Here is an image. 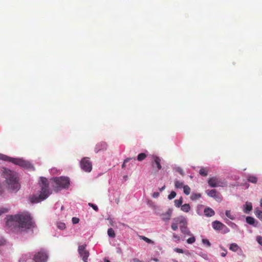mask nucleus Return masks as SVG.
I'll return each instance as SVG.
<instances>
[{
  "label": "nucleus",
  "mask_w": 262,
  "mask_h": 262,
  "mask_svg": "<svg viewBox=\"0 0 262 262\" xmlns=\"http://www.w3.org/2000/svg\"><path fill=\"white\" fill-rule=\"evenodd\" d=\"M6 224L12 229L24 231L35 227L30 215L27 212L8 216Z\"/></svg>",
  "instance_id": "nucleus-1"
},
{
  "label": "nucleus",
  "mask_w": 262,
  "mask_h": 262,
  "mask_svg": "<svg viewBox=\"0 0 262 262\" xmlns=\"http://www.w3.org/2000/svg\"><path fill=\"white\" fill-rule=\"evenodd\" d=\"M49 182L47 179L44 177L40 178V186L41 187L40 193L39 195H34L30 198L31 202L33 203L40 202L46 198L51 193L49 187Z\"/></svg>",
  "instance_id": "nucleus-2"
},
{
  "label": "nucleus",
  "mask_w": 262,
  "mask_h": 262,
  "mask_svg": "<svg viewBox=\"0 0 262 262\" xmlns=\"http://www.w3.org/2000/svg\"><path fill=\"white\" fill-rule=\"evenodd\" d=\"M5 173L8 188L12 191H17L20 188L17 173L10 170H5Z\"/></svg>",
  "instance_id": "nucleus-3"
},
{
  "label": "nucleus",
  "mask_w": 262,
  "mask_h": 262,
  "mask_svg": "<svg viewBox=\"0 0 262 262\" xmlns=\"http://www.w3.org/2000/svg\"><path fill=\"white\" fill-rule=\"evenodd\" d=\"M48 258V254L46 251L41 250L31 258L30 254H24L19 259V262H46Z\"/></svg>",
  "instance_id": "nucleus-4"
},
{
  "label": "nucleus",
  "mask_w": 262,
  "mask_h": 262,
  "mask_svg": "<svg viewBox=\"0 0 262 262\" xmlns=\"http://www.w3.org/2000/svg\"><path fill=\"white\" fill-rule=\"evenodd\" d=\"M0 159L12 162L24 168L32 169L33 170L35 169L31 163L22 159L11 158L4 155L0 154Z\"/></svg>",
  "instance_id": "nucleus-5"
},
{
  "label": "nucleus",
  "mask_w": 262,
  "mask_h": 262,
  "mask_svg": "<svg viewBox=\"0 0 262 262\" xmlns=\"http://www.w3.org/2000/svg\"><path fill=\"white\" fill-rule=\"evenodd\" d=\"M53 180L55 183L54 188L56 191H58L61 189L68 188L70 185V179L68 177H56L54 178Z\"/></svg>",
  "instance_id": "nucleus-6"
},
{
  "label": "nucleus",
  "mask_w": 262,
  "mask_h": 262,
  "mask_svg": "<svg viewBox=\"0 0 262 262\" xmlns=\"http://www.w3.org/2000/svg\"><path fill=\"white\" fill-rule=\"evenodd\" d=\"M209 185L212 187H226L227 186V183L225 180L217 178L212 177L208 181Z\"/></svg>",
  "instance_id": "nucleus-7"
},
{
  "label": "nucleus",
  "mask_w": 262,
  "mask_h": 262,
  "mask_svg": "<svg viewBox=\"0 0 262 262\" xmlns=\"http://www.w3.org/2000/svg\"><path fill=\"white\" fill-rule=\"evenodd\" d=\"M82 169L86 172H90L92 169V164L90 159L87 157L83 158L80 162Z\"/></svg>",
  "instance_id": "nucleus-8"
},
{
  "label": "nucleus",
  "mask_w": 262,
  "mask_h": 262,
  "mask_svg": "<svg viewBox=\"0 0 262 262\" xmlns=\"http://www.w3.org/2000/svg\"><path fill=\"white\" fill-rule=\"evenodd\" d=\"M86 245H83L78 247V253L84 262H88L89 256V252L85 249Z\"/></svg>",
  "instance_id": "nucleus-9"
},
{
  "label": "nucleus",
  "mask_w": 262,
  "mask_h": 262,
  "mask_svg": "<svg viewBox=\"0 0 262 262\" xmlns=\"http://www.w3.org/2000/svg\"><path fill=\"white\" fill-rule=\"evenodd\" d=\"M206 192L209 196L214 198L216 201L221 202L222 201L221 195L215 189L207 190Z\"/></svg>",
  "instance_id": "nucleus-10"
},
{
  "label": "nucleus",
  "mask_w": 262,
  "mask_h": 262,
  "mask_svg": "<svg viewBox=\"0 0 262 262\" xmlns=\"http://www.w3.org/2000/svg\"><path fill=\"white\" fill-rule=\"evenodd\" d=\"M161 159L157 156H151V165L154 168L156 167L158 170H160L162 168V166L160 164Z\"/></svg>",
  "instance_id": "nucleus-11"
},
{
  "label": "nucleus",
  "mask_w": 262,
  "mask_h": 262,
  "mask_svg": "<svg viewBox=\"0 0 262 262\" xmlns=\"http://www.w3.org/2000/svg\"><path fill=\"white\" fill-rule=\"evenodd\" d=\"M212 225L213 229L216 230H221L224 227L226 228V226L225 225L218 221L213 222Z\"/></svg>",
  "instance_id": "nucleus-12"
},
{
  "label": "nucleus",
  "mask_w": 262,
  "mask_h": 262,
  "mask_svg": "<svg viewBox=\"0 0 262 262\" xmlns=\"http://www.w3.org/2000/svg\"><path fill=\"white\" fill-rule=\"evenodd\" d=\"M172 214V210L169 209L165 213H162L161 216L163 221H168L170 219Z\"/></svg>",
  "instance_id": "nucleus-13"
},
{
  "label": "nucleus",
  "mask_w": 262,
  "mask_h": 262,
  "mask_svg": "<svg viewBox=\"0 0 262 262\" xmlns=\"http://www.w3.org/2000/svg\"><path fill=\"white\" fill-rule=\"evenodd\" d=\"M107 147V144L105 142H100L98 143L95 147V151L96 152H99L102 150H105Z\"/></svg>",
  "instance_id": "nucleus-14"
},
{
  "label": "nucleus",
  "mask_w": 262,
  "mask_h": 262,
  "mask_svg": "<svg viewBox=\"0 0 262 262\" xmlns=\"http://www.w3.org/2000/svg\"><path fill=\"white\" fill-rule=\"evenodd\" d=\"M204 213L205 216L207 217H211L215 214L214 211L210 207L205 208L204 210Z\"/></svg>",
  "instance_id": "nucleus-15"
},
{
  "label": "nucleus",
  "mask_w": 262,
  "mask_h": 262,
  "mask_svg": "<svg viewBox=\"0 0 262 262\" xmlns=\"http://www.w3.org/2000/svg\"><path fill=\"white\" fill-rule=\"evenodd\" d=\"M258 179L257 178L253 175H248L247 176V181L249 182L256 184L257 182Z\"/></svg>",
  "instance_id": "nucleus-16"
},
{
  "label": "nucleus",
  "mask_w": 262,
  "mask_h": 262,
  "mask_svg": "<svg viewBox=\"0 0 262 262\" xmlns=\"http://www.w3.org/2000/svg\"><path fill=\"white\" fill-rule=\"evenodd\" d=\"M174 221H177V222L181 224H182V226H186L187 224V221L184 217L180 216L177 219H174Z\"/></svg>",
  "instance_id": "nucleus-17"
},
{
  "label": "nucleus",
  "mask_w": 262,
  "mask_h": 262,
  "mask_svg": "<svg viewBox=\"0 0 262 262\" xmlns=\"http://www.w3.org/2000/svg\"><path fill=\"white\" fill-rule=\"evenodd\" d=\"M181 231L184 234H187L188 235H191V233L190 231L188 230L187 227V226H180Z\"/></svg>",
  "instance_id": "nucleus-18"
},
{
  "label": "nucleus",
  "mask_w": 262,
  "mask_h": 262,
  "mask_svg": "<svg viewBox=\"0 0 262 262\" xmlns=\"http://www.w3.org/2000/svg\"><path fill=\"white\" fill-rule=\"evenodd\" d=\"M246 222L251 225H253L254 226L256 227V225H254L255 220L251 216H247L246 219Z\"/></svg>",
  "instance_id": "nucleus-19"
},
{
  "label": "nucleus",
  "mask_w": 262,
  "mask_h": 262,
  "mask_svg": "<svg viewBox=\"0 0 262 262\" xmlns=\"http://www.w3.org/2000/svg\"><path fill=\"white\" fill-rule=\"evenodd\" d=\"M201 194L199 193H192L190 196L192 201H195L201 198Z\"/></svg>",
  "instance_id": "nucleus-20"
},
{
  "label": "nucleus",
  "mask_w": 262,
  "mask_h": 262,
  "mask_svg": "<svg viewBox=\"0 0 262 262\" xmlns=\"http://www.w3.org/2000/svg\"><path fill=\"white\" fill-rule=\"evenodd\" d=\"M181 209L185 212H188L190 210V206L189 204H185L181 206Z\"/></svg>",
  "instance_id": "nucleus-21"
},
{
  "label": "nucleus",
  "mask_w": 262,
  "mask_h": 262,
  "mask_svg": "<svg viewBox=\"0 0 262 262\" xmlns=\"http://www.w3.org/2000/svg\"><path fill=\"white\" fill-rule=\"evenodd\" d=\"M185 185H184V183L183 182H181L178 180H175L174 181V186L176 188L178 189H181L182 188H183V187Z\"/></svg>",
  "instance_id": "nucleus-22"
},
{
  "label": "nucleus",
  "mask_w": 262,
  "mask_h": 262,
  "mask_svg": "<svg viewBox=\"0 0 262 262\" xmlns=\"http://www.w3.org/2000/svg\"><path fill=\"white\" fill-rule=\"evenodd\" d=\"M252 209V205L251 203L247 202L245 206V210L244 211L246 213H249Z\"/></svg>",
  "instance_id": "nucleus-23"
},
{
  "label": "nucleus",
  "mask_w": 262,
  "mask_h": 262,
  "mask_svg": "<svg viewBox=\"0 0 262 262\" xmlns=\"http://www.w3.org/2000/svg\"><path fill=\"white\" fill-rule=\"evenodd\" d=\"M239 248L238 246L235 243H232L229 247V249L233 252H236Z\"/></svg>",
  "instance_id": "nucleus-24"
},
{
  "label": "nucleus",
  "mask_w": 262,
  "mask_h": 262,
  "mask_svg": "<svg viewBox=\"0 0 262 262\" xmlns=\"http://www.w3.org/2000/svg\"><path fill=\"white\" fill-rule=\"evenodd\" d=\"M183 203V198L182 197H181L178 200H174V205L177 207H181L182 204Z\"/></svg>",
  "instance_id": "nucleus-25"
},
{
  "label": "nucleus",
  "mask_w": 262,
  "mask_h": 262,
  "mask_svg": "<svg viewBox=\"0 0 262 262\" xmlns=\"http://www.w3.org/2000/svg\"><path fill=\"white\" fill-rule=\"evenodd\" d=\"M107 234L108 235L112 238H114L116 236L115 232L114 229L112 228H110L107 230Z\"/></svg>",
  "instance_id": "nucleus-26"
},
{
  "label": "nucleus",
  "mask_w": 262,
  "mask_h": 262,
  "mask_svg": "<svg viewBox=\"0 0 262 262\" xmlns=\"http://www.w3.org/2000/svg\"><path fill=\"white\" fill-rule=\"evenodd\" d=\"M139 238H140V239L143 240L144 241H145V242H146L148 244H153L154 243V242L152 241H151L149 238H148L144 236L140 235Z\"/></svg>",
  "instance_id": "nucleus-27"
},
{
  "label": "nucleus",
  "mask_w": 262,
  "mask_h": 262,
  "mask_svg": "<svg viewBox=\"0 0 262 262\" xmlns=\"http://www.w3.org/2000/svg\"><path fill=\"white\" fill-rule=\"evenodd\" d=\"M190 190L191 189L188 185H185L183 187V192L186 195H189L190 193Z\"/></svg>",
  "instance_id": "nucleus-28"
},
{
  "label": "nucleus",
  "mask_w": 262,
  "mask_h": 262,
  "mask_svg": "<svg viewBox=\"0 0 262 262\" xmlns=\"http://www.w3.org/2000/svg\"><path fill=\"white\" fill-rule=\"evenodd\" d=\"M147 156L144 153L139 154L137 157V160L139 161H142L146 158Z\"/></svg>",
  "instance_id": "nucleus-29"
},
{
  "label": "nucleus",
  "mask_w": 262,
  "mask_h": 262,
  "mask_svg": "<svg viewBox=\"0 0 262 262\" xmlns=\"http://www.w3.org/2000/svg\"><path fill=\"white\" fill-rule=\"evenodd\" d=\"M199 173L202 176H207L208 174V170L205 168H201L199 171Z\"/></svg>",
  "instance_id": "nucleus-30"
},
{
  "label": "nucleus",
  "mask_w": 262,
  "mask_h": 262,
  "mask_svg": "<svg viewBox=\"0 0 262 262\" xmlns=\"http://www.w3.org/2000/svg\"><path fill=\"white\" fill-rule=\"evenodd\" d=\"M225 214L228 218L232 220L235 219V216L231 213V211L230 210H226Z\"/></svg>",
  "instance_id": "nucleus-31"
},
{
  "label": "nucleus",
  "mask_w": 262,
  "mask_h": 262,
  "mask_svg": "<svg viewBox=\"0 0 262 262\" xmlns=\"http://www.w3.org/2000/svg\"><path fill=\"white\" fill-rule=\"evenodd\" d=\"M255 215L260 220L262 221V211L260 210H256L255 212Z\"/></svg>",
  "instance_id": "nucleus-32"
},
{
  "label": "nucleus",
  "mask_w": 262,
  "mask_h": 262,
  "mask_svg": "<svg viewBox=\"0 0 262 262\" xmlns=\"http://www.w3.org/2000/svg\"><path fill=\"white\" fill-rule=\"evenodd\" d=\"M57 227L61 230H63L66 228V224L64 223H62V222L57 223Z\"/></svg>",
  "instance_id": "nucleus-33"
},
{
  "label": "nucleus",
  "mask_w": 262,
  "mask_h": 262,
  "mask_svg": "<svg viewBox=\"0 0 262 262\" xmlns=\"http://www.w3.org/2000/svg\"><path fill=\"white\" fill-rule=\"evenodd\" d=\"M9 210V209L6 207L0 208V215H1L2 214L8 212Z\"/></svg>",
  "instance_id": "nucleus-34"
},
{
  "label": "nucleus",
  "mask_w": 262,
  "mask_h": 262,
  "mask_svg": "<svg viewBox=\"0 0 262 262\" xmlns=\"http://www.w3.org/2000/svg\"><path fill=\"white\" fill-rule=\"evenodd\" d=\"M195 242V237L194 236H192L187 239V243L189 244H193Z\"/></svg>",
  "instance_id": "nucleus-35"
},
{
  "label": "nucleus",
  "mask_w": 262,
  "mask_h": 262,
  "mask_svg": "<svg viewBox=\"0 0 262 262\" xmlns=\"http://www.w3.org/2000/svg\"><path fill=\"white\" fill-rule=\"evenodd\" d=\"M177 194H176V192L172 191L171 192V193L168 195V198L169 199V200H171L172 199H173L174 198L176 197Z\"/></svg>",
  "instance_id": "nucleus-36"
},
{
  "label": "nucleus",
  "mask_w": 262,
  "mask_h": 262,
  "mask_svg": "<svg viewBox=\"0 0 262 262\" xmlns=\"http://www.w3.org/2000/svg\"><path fill=\"white\" fill-rule=\"evenodd\" d=\"M171 228L173 230L176 231L178 229V222L176 221V223H172L171 224Z\"/></svg>",
  "instance_id": "nucleus-37"
},
{
  "label": "nucleus",
  "mask_w": 262,
  "mask_h": 262,
  "mask_svg": "<svg viewBox=\"0 0 262 262\" xmlns=\"http://www.w3.org/2000/svg\"><path fill=\"white\" fill-rule=\"evenodd\" d=\"M89 206L91 207L95 211H98V208L97 205L95 204L89 203L88 204Z\"/></svg>",
  "instance_id": "nucleus-38"
},
{
  "label": "nucleus",
  "mask_w": 262,
  "mask_h": 262,
  "mask_svg": "<svg viewBox=\"0 0 262 262\" xmlns=\"http://www.w3.org/2000/svg\"><path fill=\"white\" fill-rule=\"evenodd\" d=\"M256 241L258 242V243L262 246V236H257L256 237Z\"/></svg>",
  "instance_id": "nucleus-39"
},
{
  "label": "nucleus",
  "mask_w": 262,
  "mask_h": 262,
  "mask_svg": "<svg viewBox=\"0 0 262 262\" xmlns=\"http://www.w3.org/2000/svg\"><path fill=\"white\" fill-rule=\"evenodd\" d=\"M72 223L73 224H77L79 223V219L77 217H74L72 218Z\"/></svg>",
  "instance_id": "nucleus-40"
},
{
  "label": "nucleus",
  "mask_w": 262,
  "mask_h": 262,
  "mask_svg": "<svg viewBox=\"0 0 262 262\" xmlns=\"http://www.w3.org/2000/svg\"><path fill=\"white\" fill-rule=\"evenodd\" d=\"M176 170H177V171L179 172L182 176H183L184 175V172L181 168L178 167V168H177Z\"/></svg>",
  "instance_id": "nucleus-41"
},
{
  "label": "nucleus",
  "mask_w": 262,
  "mask_h": 262,
  "mask_svg": "<svg viewBox=\"0 0 262 262\" xmlns=\"http://www.w3.org/2000/svg\"><path fill=\"white\" fill-rule=\"evenodd\" d=\"M202 242L204 244H206L208 247L211 246V244L208 239H203Z\"/></svg>",
  "instance_id": "nucleus-42"
},
{
  "label": "nucleus",
  "mask_w": 262,
  "mask_h": 262,
  "mask_svg": "<svg viewBox=\"0 0 262 262\" xmlns=\"http://www.w3.org/2000/svg\"><path fill=\"white\" fill-rule=\"evenodd\" d=\"M174 251L179 253H184V251L182 249H180L178 248H176L174 249Z\"/></svg>",
  "instance_id": "nucleus-43"
},
{
  "label": "nucleus",
  "mask_w": 262,
  "mask_h": 262,
  "mask_svg": "<svg viewBox=\"0 0 262 262\" xmlns=\"http://www.w3.org/2000/svg\"><path fill=\"white\" fill-rule=\"evenodd\" d=\"M173 238L174 239H176L177 242H179L180 241V236L176 234L175 233L173 234Z\"/></svg>",
  "instance_id": "nucleus-44"
},
{
  "label": "nucleus",
  "mask_w": 262,
  "mask_h": 262,
  "mask_svg": "<svg viewBox=\"0 0 262 262\" xmlns=\"http://www.w3.org/2000/svg\"><path fill=\"white\" fill-rule=\"evenodd\" d=\"M131 159H132V158H126V159L124 160V162H123V164L122 165V168L125 167V164L126 163H127V162H129V161L130 160H131Z\"/></svg>",
  "instance_id": "nucleus-45"
},
{
  "label": "nucleus",
  "mask_w": 262,
  "mask_h": 262,
  "mask_svg": "<svg viewBox=\"0 0 262 262\" xmlns=\"http://www.w3.org/2000/svg\"><path fill=\"white\" fill-rule=\"evenodd\" d=\"M152 196L154 198H157L159 196V193L158 192H155L152 193Z\"/></svg>",
  "instance_id": "nucleus-46"
},
{
  "label": "nucleus",
  "mask_w": 262,
  "mask_h": 262,
  "mask_svg": "<svg viewBox=\"0 0 262 262\" xmlns=\"http://www.w3.org/2000/svg\"><path fill=\"white\" fill-rule=\"evenodd\" d=\"M133 260V262H142L139 259H138V258H134Z\"/></svg>",
  "instance_id": "nucleus-47"
},
{
  "label": "nucleus",
  "mask_w": 262,
  "mask_h": 262,
  "mask_svg": "<svg viewBox=\"0 0 262 262\" xmlns=\"http://www.w3.org/2000/svg\"><path fill=\"white\" fill-rule=\"evenodd\" d=\"M5 243V241L3 239H0V245H3Z\"/></svg>",
  "instance_id": "nucleus-48"
},
{
  "label": "nucleus",
  "mask_w": 262,
  "mask_h": 262,
  "mask_svg": "<svg viewBox=\"0 0 262 262\" xmlns=\"http://www.w3.org/2000/svg\"><path fill=\"white\" fill-rule=\"evenodd\" d=\"M165 188V186L164 185L162 188H160L159 190H160V191H162L163 190H164Z\"/></svg>",
  "instance_id": "nucleus-49"
},
{
  "label": "nucleus",
  "mask_w": 262,
  "mask_h": 262,
  "mask_svg": "<svg viewBox=\"0 0 262 262\" xmlns=\"http://www.w3.org/2000/svg\"><path fill=\"white\" fill-rule=\"evenodd\" d=\"M226 254H227V252H226V253L223 252L221 253V256L223 257H225L226 255Z\"/></svg>",
  "instance_id": "nucleus-50"
},
{
  "label": "nucleus",
  "mask_w": 262,
  "mask_h": 262,
  "mask_svg": "<svg viewBox=\"0 0 262 262\" xmlns=\"http://www.w3.org/2000/svg\"><path fill=\"white\" fill-rule=\"evenodd\" d=\"M104 262H111L109 260H108V259H106V258H105V259H104Z\"/></svg>",
  "instance_id": "nucleus-51"
},
{
  "label": "nucleus",
  "mask_w": 262,
  "mask_h": 262,
  "mask_svg": "<svg viewBox=\"0 0 262 262\" xmlns=\"http://www.w3.org/2000/svg\"><path fill=\"white\" fill-rule=\"evenodd\" d=\"M260 206L262 207V199L260 200Z\"/></svg>",
  "instance_id": "nucleus-52"
},
{
  "label": "nucleus",
  "mask_w": 262,
  "mask_h": 262,
  "mask_svg": "<svg viewBox=\"0 0 262 262\" xmlns=\"http://www.w3.org/2000/svg\"><path fill=\"white\" fill-rule=\"evenodd\" d=\"M154 260L156 261H158V259L157 258H154Z\"/></svg>",
  "instance_id": "nucleus-53"
},
{
  "label": "nucleus",
  "mask_w": 262,
  "mask_h": 262,
  "mask_svg": "<svg viewBox=\"0 0 262 262\" xmlns=\"http://www.w3.org/2000/svg\"><path fill=\"white\" fill-rule=\"evenodd\" d=\"M2 193V191L0 190V194Z\"/></svg>",
  "instance_id": "nucleus-54"
}]
</instances>
